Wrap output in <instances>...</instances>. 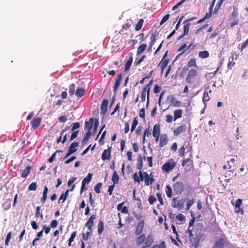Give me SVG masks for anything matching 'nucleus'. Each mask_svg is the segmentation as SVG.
Masks as SVG:
<instances>
[{
	"mask_svg": "<svg viewBox=\"0 0 248 248\" xmlns=\"http://www.w3.org/2000/svg\"><path fill=\"white\" fill-rule=\"evenodd\" d=\"M197 75L198 72L195 69L190 70L186 78V81L188 83H193Z\"/></svg>",
	"mask_w": 248,
	"mask_h": 248,
	"instance_id": "1",
	"label": "nucleus"
},
{
	"mask_svg": "<svg viewBox=\"0 0 248 248\" xmlns=\"http://www.w3.org/2000/svg\"><path fill=\"white\" fill-rule=\"evenodd\" d=\"M167 102L170 104V106L179 107L182 103L180 101L175 100V97L173 95H170L167 98Z\"/></svg>",
	"mask_w": 248,
	"mask_h": 248,
	"instance_id": "2",
	"label": "nucleus"
},
{
	"mask_svg": "<svg viewBox=\"0 0 248 248\" xmlns=\"http://www.w3.org/2000/svg\"><path fill=\"white\" fill-rule=\"evenodd\" d=\"M78 143L77 142H74L71 143L68 148V151L67 155L64 157V159L67 158L71 155L75 153L77 149H76L78 146Z\"/></svg>",
	"mask_w": 248,
	"mask_h": 248,
	"instance_id": "3",
	"label": "nucleus"
},
{
	"mask_svg": "<svg viewBox=\"0 0 248 248\" xmlns=\"http://www.w3.org/2000/svg\"><path fill=\"white\" fill-rule=\"evenodd\" d=\"M173 187L174 191L178 194L182 193L184 190V185L182 182H177L175 183Z\"/></svg>",
	"mask_w": 248,
	"mask_h": 248,
	"instance_id": "4",
	"label": "nucleus"
},
{
	"mask_svg": "<svg viewBox=\"0 0 248 248\" xmlns=\"http://www.w3.org/2000/svg\"><path fill=\"white\" fill-rule=\"evenodd\" d=\"M96 216L95 215H92L88 221L85 224V227H87L88 229L91 231L92 228L94 224V220L96 218Z\"/></svg>",
	"mask_w": 248,
	"mask_h": 248,
	"instance_id": "5",
	"label": "nucleus"
},
{
	"mask_svg": "<svg viewBox=\"0 0 248 248\" xmlns=\"http://www.w3.org/2000/svg\"><path fill=\"white\" fill-rule=\"evenodd\" d=\"M111 147H108L107 150H104L102 155V159L104 161L106 160H109L111 155Z\"/></svg>",
	"mask_w": 248,
	"mask_h": 248,
	"instance_id": "6",
	"label": "nucleus"
},
{
	"mask_svg": "<svg viewBox=\"0 0 248 248\" xmlns=\"http://www.w3.org/2000/svg\"><path fill=\"white\" fill-rule=\"evenodd\" d=\"M144 224L143 220H141L138 223L135 232L136 235H139L142 233L144 228Z\"/></svg>",
	"mask_w": 248,
	"mask_h": 248,
	"instance_id": "7",
	"label": "nucleus"
},
{
	"mask_svg": "<svg viewBox=\"0 0 248 248\" xmlns=\"http://www.w3.org/2000/svg\"><path fill=\"white\" fill-rule=\"evenodd\" d=\"M108 100H104L101 105V114L103 116L105 115L107 111V107L108 105Z\"/></svg>",
	"mask_w": 248,
	"mask_h": 248,
	"instance_id": "8",
	"label": "nucleus"
},
{
	"mask_svg": "<svg viewBox=\"0 0 248 248\" xmlns=\"http://www.w3.org/2000/svg\"><path fill=\"white\" fill-rule=\"evenodd\" d=\"M189 240L192 246L195 248H197L199 246L200 239L197 235L193 236L189 238Z\"/></svg>",
	"mask_w": 248,
	"mask_h": 248,
	"instance_id": "9",
	"label": "nucleus"
},
{
	"mask_svg": "<svg viewBox=\"0 0 248 248\" xmlns=\"http://www.w3.org/2000/svg\"><path fill=\"white\" fill-rule=\"evenodd\" d=\"M169 139L167 134H163L161 136L159 141V146L161 147L166 145L168 142Z\"/></svg>",
	"mask_w": 248,
	"mask_h": 248,
	"instance_id": "10",
	"label": "nucleus"
},
{
	"mask_svg": "<svg viewBox=\"0 0 248 248\" xmlns=\"http://www.w3.org/2000/svg\"><path fill=\"white\" fill-rule=\"evenodd\" d=\"M242 200L241 199H238L236 200L235 204V212L239 213L241 212V214H243L244 211L240 207L242 204Z\"/></svg>",
	"mask_w": 248,
	"mask_h": 248,
	"instance_id": "11",
	"label": "nucleus"
},
{
	"mask_svg": "<svg viewBox=\"0 0 248 248\" xmlns=\"http://www.w3.org/2000/svg\"><path fill=\"white\" fill-rule=\"evenodd\" d=\"M186 129V126L185 125H181L177 127L174 131V135L175 136H178L184 132H185Z\"/></svg>",
	"mask_w": 248,
	"mask_h": 248,
	"instance_id": "12",
	"label": "nucleus"
},
{
	"mask_svg": "<svg viewBox=\"0 0 248 248\" xmlns=\"http://www.w3.org/2000/svg\"><path fill=\"white\" fill-rule=\"evenodd\" d=\"M225 243V240L223 238H220L216 242L213 248H223Z\"/></svg>",
	"mask_w": 248,
	"mask_h": 248,
	"instance_id": "13",
	"label": "nucleus"
},
{
	"mask_svg": "<svg viewBox=\"0 0 248 248\" xmlns=\"http://www.w3.org/2000/svg\"><path fill=\"white\" fill-rule=\"evenodd\" d=\"M42 119L40 117H37L34 119L31 123V126L34 129H36L40 124Z\"/></svg>",
	"mask_w": 248,
	"mask_h": 248,
	"instance_id": "14",
	"label": "nucleus"
},
{
	"mask_svg": "<svg viewBox=\"0 0 248 248\" xmlns=\"http://www.w3.org/2000/svg\"><path fill=\"white\" fill-rule=\"evenodd\" d=\"M93 121H94L93 118H91L90 119V122L91 124H90V126H89V129H88L87 133L84 137V138L87 140H89V138H90V137L92 135V133L91 132V130L92 129L93 126Z\"/></svg>",
	"mask_w": 248,
	"mask_h": 248,
	"instance_id": "15",
	"label": "nucleus"
},
{
	"mask_svg": "<svg viewBox=\"0 0 248 248\" xmlns=\"http://www.w3.org/2000/svg\"><path fill=\"white\" fill-rule=\"evenodd\" d=\"M174 167V165L171 164L170 162H167L163 165L162 169L167 172H169Z\"/></svg>",
	"mask_w": 248,
	"mask_h": 248,
	"instance_id": "16",
	"label": "nucleus"
},
{
	"mask_svg": "<svg viewBox=\"0 0 248 248\" xmlns=\"http://www.w3.org/2000/svg\"><path fill=\"white\" fill-rule=\"evenodd\" d=\"M160 130L159 124H155L153 128V136L154 137H157L160 136Z\"/></svg>",
	"mask_w": 248,
	"mask_h": 248,
	"instance_id": "17",
	"label": "nucleus"
},
{
	"mask_svg": "<svg viewBox=\"0 0 248 248\" xmlns=\"http://www.w3.org/2000/svg\"><path fill=\"white\" fill-rule=\"evenodd\" d=\"M154 242V238L153 236L152 235H149L146 239L145 244L146 247H150Z\"/></svg>",
	"mask_w": 248,
	"mask_h": 248,
	"instance_id": "18",
	"label": "nucleus"
},
{
	"mask_svg": "<svg viewBox=\"0 0 248 248\" xmlns=\"http://www.w3.org/2000/svg\"><path fill=\"white\" fill-rule=\"evenodd\" d=\"M31 169V166L27 167L25 170L22 171V173L21 174V177L23 178H26L30 173Z\"/></svg>",
	"mask_w": 248,
	"mask_h": 248,
	"instance_id": "19",
	"label": "nucleus"
},
{
	"mask_svg": "<svg viewBox=\"0 0 248 248\" xmlns=\"http://www.w3.org/2000/svg\"><path fill=\"white\" fill-rule=\"evenodd\" d=\"M143 167V161L141 155H139V157L137 161V168L141 170Z\"/></svg>",
	"mask_w": 248,
	"mask_h": 248,
	"instance_id": "20",
	"label": "nucleus"
},
{
	"mask_svg": "<svg viewBox=\"0 0 248 248\" xmlns=\"http://www.w3.org/2000/svg\"><path fill=\"white\" fill-rule=\"evenodd\" d=\"M186 200L187 199H182L178 201H177V207L179 210L184 208V204Z\"/></svg>",
	"mask_w": 248,
	"mask_h": 248,
	"instance_id": "21",
	"label": "nucleus"
},
{
	"mask_svg": "<svg viewBox=\"0 0 248 248\" xmlns=\"http://www.w3.org/2000/svg\"><path fill=\"white\" fill-rule=\"evenodd\" d=\"M124 203H121L118 204L117 209L118 210H120L122 213L124 214H127L128 212L127 208L126 206H123Z\"/></svg>",
	"mask_w": 248,
	"mask_h": 248,
	"instance_id": "22",
	"label": "nucleus"
},
{
	"mask_svg": "<svg viewBox=\"0 0 248 248\" xmlns=\"http://www.w3.org/2000/svg\"><path fill=\"white\" fill-rule=\"evenodd\" d=\"M145 239V235L144 234H142L137 238L136 243L138 245H140L143 243Z\"/></svg>",
	"mask_w": 248,
	"mask_h": 248,
	"instance_id": "23",
	"label": "nucleus"
},
{
	"mask_svg": "<svg viewBox=\"0 0 248 248\" xmlns=\"http://www.w3.org/2000/svg\"><path fill=\"white\" fill-rule=\"evenodd\" d=\"M183 111L182 109H177L174 112V120L176 121L177 119L182 117Z\"/></svg>",
	"mask_w": 248,
	"mask_h": 248,
	"instance_id": "24",
	"label": "nucleus"
},
{
	"mask_svg": "<svg viewBox=\"0 0 248 248\" xmlns=\"http://www.w3.org/2000/svg\"><path fill=\"white\" fill-rule=\"evenodd\" d=\"M104 228V222L102 220H100L98 224V233L99 234L102 233Z\"/></svg>",
	"mask_w": 248,
	"mask_h": 248,
	"instance_id": "25",
	"label": "nucleus"
},
{
	"mask_svg": "<svg viewBox=\"0 0 248 248\" xmlns=\"http://www.w3.org/2000/svg\"><path fill=\"white\" fill-rule=\"evenodd\" d=\"M119 180V177L118 173L116 170H114L112 175V181L113 182L114 184H117L118 183Z\"/></svg>",
	"mask_w": 248,
	"mask_h": 248,
	"instance_id": "26",
	"label": "nucleus"
},
{
	"mask_svg": "<svg viewBox=\"0 0 248 248\" xmlns=\"http://www.w3.org/2000/svg\"><path fill=\"white\" fill-rule=\"evenodd\" d=\"M85 90L83 88H78L76 92V95L78 97H81L84 94Z\"/></svg>",
	"mask_w": 248,
	"mask_h": 248,
	"instance_id": "27",
	"label": "nucleus"
},
{
	"mask_svg": "<svg viewBox=\"0 0 248 248\" xmlns=\"http://www.w3.org/2000/svg\"><path fill=\"white\" fill-rule=\"evenodd\" d=\"M147 45L145 44H142L140 45L138 48L137 55H139L143 52L146 48Z\"/></svg>",
	"mask_w": 248,
	"mask_h": 248,
	"instance_id": "28",
	"label": "nucleus"
},
{
	"mask_svg": "<svg viewBox=\"0 0 248 248\" xmlns=\"http://www.w3.org/2000/svg\"><path fill=\"white\" fill-rule=\"evenodd\" d=\"M132 62H133V58H132V57H130V58L129 59V60L127 61V62L126 63L125 67L124 68L125 71H127L128 70H129V69L131 66V64L132 63Z\"/></svg>",
	"mask_w": 248,
	"mask_h": 248,
	"instance_id": "29",
	"label": "nucleus"
},
{
	"mask_svg": "<svg viewBox=\"0 0 248 248\" xmlns=\"http://www.w3.org/2000/svg\"><path fill=\"white\" fill-rule=\"evenodd\" d=\"M93 174L91 173H89L87 176H86L84 179L83 180L82 183H84L85 184H87L89 183L92 178Z\"/></svg>",
	"mask_w": 248,
	"mask_h": 248,
	"instance_id": "30",
	"label": "nucleus"
},
{
	"mask_svg": "<svg viewBox=\"0 0 248 248\" xmlns=\"http://www.w3.org/2000/svg\"><path fill=\"white\" fill-rule=\"evenodd\" d=\"M209 56V53L207 51H200L199 54V56L202 59L208 58Z\"/></svg>",
	"mask_w": 248,
	"mask_h": 248,
	"instance_id": "31",
	"label": "nucleus"
},
{
	"mask_svg": "<svg viewBox=\"0 0 248 248\" xmlns=\"http://www.w3.org/2000/svg\"><path fill=\"white\" fill-rule=\"evenodd\" d=\"M143 19H140L138 23L136 25L135 27V30L138 31L141 29L142 24L143 23Z\"/></svg>",
	"mask_w": 248,
	"mask_h": 248,
	"instance_id": "32",
	"label": "nucleus"
},
{
	"mask_svg": "<svg viewBox=\"0 0 248 248\" xmlns=\"http://www.w3.org/2000/svg\"><path fill=\"white\" fill-rule=\"evenodd\" d=\"M233 57H232L229 58V62L228 63V68L231 69L235 65V62H233Z\"/></svg>",
	"mask_w": 248,
	"mask_h": 248,
	"instance_id": "33",
	"label": "nucleus"
},
{
	"mask_svg": "<svg viewBox=\"0 0 248 248\" xmlns=\"http://www.w3.org/2000/svg\"><path fill=\"white\" fill-rule=\"evenodd\" d=\"M75 185H73L72 186V188L71 189H67L64 193H62V195L63 196L64 198H63V201H65L66 199H67V197L68 195V193L69 191H72L75 188Z\"/></svg>",
	"mask_w": 248,
	"mask_h": 248,
	"instance_id": "34",
	"label": "nucleus"
},
{
	"mask_svg": "<svg viewBox=\"0 0 248 248\" xmlns=\"http://www.w3.org/2000/svg\"><path fill=\"white\" fill-rule=\"evenodd\" d=\"M75 85L74 83H72L69 86V93L70 96H72L73 95H74L75 93Z\"/></svg>",
	"mask_w": 248,
	"mask_h": 248,
	"instance_id": "35",
	"label": "nucleus"
},
{
	"mask_svg": "<svg viewBox=\"0 0 248 248\" xmlns=\"http://www.w3.org/2000/svg\"><path fill=\"white\" fill-rule=\"evenodd\" d=\"M168 59L163 60V59L161 61V68L162 69V71L167 66L168 64Z\"/></svg>",
	"mask_w": 248,
	"mask_h": 248,
	"instance_id": "36",
	"label": "nucleus"
},
{
	"mask_svg": "<svg viewBox=\"0 0 248 248\" xmlns=\"http://www.w3.org/2000/svg\"><path fill=\"white\" fill-rule=\"evenodd\" d=\"M166 194L169 198L171 197L172 189L171 187L169 185H167L166 186Z\"/></svg>",
	"mask_w": 248,
	"mask_h": 248,
	"instance_id": "37",
	"label": "nucleus"
},
{
	"mask_svg": "<svg viewBox=\"0 0 248 248\" xmlns=\"http://www.w3.org/2000/svg\"><path fill=\"white\" fill-rule=\"evenodd\" d=\"M147 92V87H144L141 94V98L142 102H144L145 101L146 97V92Z\"/></svg>",
	"mask_w": 248,
	"mask_h": 248,
	"instance_id": "38",
	"label": "nucleus"
},
{
	"mask_svg": "<svg viewBox=\"0 0 248 248\" xmlns=\"http://www.w3.org/2000/svg\"><path fill=\"white\" fill-rule=\"evenodd\" d=\"M190 25V23H187L184 26V35H187L188 33Z\"/></svg>",
	"mask_w": 248,
	"mask_h": 248,
	"instance_id": "39",
	"label": "nucleus"
},
{
	"mask_svg": "<svg viewBox=\"0 0 248 248\" xmlns=\"http://www.w3.org/2000/svg\"><path fill=\"white\" fill-rule=\"evenodd\" d=\"M238 16V13L237 11V9L236 8H234V11L232 14L231 16L230 17L229 21H231L232 19V18H236Z\"/></svg>",
	"mask_w": 248,
	"mask_h": 248,
	"instance_id": "40",
	"label": "nucleus"
},
{
	"mask_svg": "<svg viewBox=\"0 0 248 248\" xmlns=\"http://www.w3.org/2000/svg\"><path fill=\"white\" fill-rule=\"evenodd\" d=\"M239 20L237 18H232L231 21H230V26L232 27L237 25L238 23Z\"/></svg>",
	"mask_w": 248,
	"mask_h": 248,
	"instance_id": "41",
	"label": "nucleus"
},
{
	"mask_svg": "<svg viewBox=\"0 0 248 248\" xmlns=\"http://www.w3.org/2000/svg\"><path fill=\"white\" fill-rule=\"evenodd\" d=\"M59 152H62V151H61L60 150H58L56 151L55 153H54L53 154H52L51 156L48 159L49 162L52 163L54 160V159L55 158L57 153H59Z\"/></svg>",
	"mask_w": 248,
	"mask_h": 248,
	"instance_id": "42",
	"label": "nucleus"
},
{
	"mask_svg": "<svg viewBox=\"0 0 248 248\" xmlns=\"http://www.w3.org/2000/svg\"><path fill=\"white\" fill-rule=\"evenodd\" d=\"M138 124V122L137 119V118L136 117L134 118V119L133 121V123H132V125L131 128V132H133L135 130V128H136V126Z\"/></svg>",
	"mask_w": 248,
	"mask_h": 248,
	"instance_id": "43",
	"label": "nucleus"
},
{
	"mask_svg": "<svg viewBox=\"0 0 248 248\" xmlns=\"http://www.w3.org/2000/svg\"><path fill=\"white\" fill-rule=\"evenodd\" d=\"M37 188V184L35 182L31 183L29 186V189L31 191H34Z\"/></svg>",
	"mask_w": 248,
	"mask_h": 248,
	"instance_id": "44",
	"label": "nucleus"
},
{
	"mask_svg": "<svg viewBox=\"0 0 248 248\" xmlns=\"http://www.w3.org/2000/svg\"><path fill=\"white\" fill-rule=\"evenodd\" d=\"M102 185V183H99L94 187V189L97 193L99 194L100 193V188Z\"/></svg>",
	"mask_w": 248,
	"mask_h": 248,
	"instance_id": "45",
	"label": "nucleus"
},
{
	"mask_svg": "<svg viewBox=\"0 0 248 248\" xmlns=\"http://www.w3.org/2000/svg\"><path fill=\"white\" fill-rule=\"evenodd\" d=\"M76 234H77V232H73V233L71 235V237H70V238L69 239V243H68V245L69 246H71V243H72V242L73 241L74 239H75V237L76 236Z\"/></svg>",
	"mask_w": 248,
	"mask_h": 248,
	"instance_id": "46",
	"label": "nucleus"
},
{
	"mask_svg": "<svg viewBox=\"0 0 248 248\" xmlns=\"http://www.w3.org/2000/svg\"><path fill=\"white\" fill-rule=\"evenodd\" d=\"M210 100V97L208 95V93L204 92L203 93V96L202 97V101L204 103Z\"/></svg>",
	"mask_w": 248,
	"mask_h": 248,
	"instance_id": "47",
	"label": "nucleus"
},
{
	"mask_svg": "<svg viewBox=\"0 0 248 248\" xmlns=\"http://www.w3.org/2000/svg\"><path fill=\"white\" fill-rule=\"evenodd\" d=\"M196 61H195V59H191L188 62V63H187V66L188 67H192V66H196Z\"/></svg>",
	"mask_w": 248,
	"mask_h": 248,
	"instance_id": "48",
	"label": "nucleus"
},
{
	"mask_svg": "<svg viewBox=\"0 0 248 248\" xmlns=\"http://www.w3.org/2000/svg\"><path fill=\"white\" fill-rule=\"evenodd\" d=\"M176 218L179 221L181 222H184L185 221L186 218L182 214H179L176 216Z\"/></svg>",
	"mask_w": 248,
	"mask_h": 248,
	"instance_id": "49",
	"label": "nucleus"
},
{
	"mask_svg": "<svg viewBox=\"0 0 248 248\" xmlns=\"http://www.w3.org/2000/svg\"><path fill=\"white\" fill-rule=\"evenodd\" d=\"M248 45V39L246 41V42L243 43L241 46L239 45L238 46V48L240 49L241 51L243 50L244 48H245Z\"/></svg>",
	"mask_w": 248,
	"mask_h": 248,
	"instance_id": "50",
	"label": "nucleus"
},
{
	"mask_svg": "<svg viewBox=\"0 0 248 248\" xmlns=\"http://www.w3.org/2000/svg\"><path fill=\"white\" fill-rule=\"evenodd\" d=\"M169 17H170L169 14H167V15H165L162 19V20L160 23V24L162 25L163 24L165 23L168 20Z\"/></svg>",
	"mask_w": 248,
	"mask_h": 248,
	"instance_id": "51",
	"label": "nucleus"
},
{
	"mask_svg": "<svg viewBox=\"0 0 248 248\" xmlns=\"http://www.w3.org/2000/svg\"><path fill=\"white\" fill-rule=\"evenodd\" d=\"M91 232H86V234H84V233H83L82 234V239L83 240H87L89 236L91 235Z\"/></svg>",
	"mask_w": 248,
	"mask_h": 248,
	"instance_id": "52",
	"label": "nucleus"
},
{
	"mask_svg": "<svg viewBox=\"0 0 248 248\" xmlns=\"http://www.w3.org/2000/svg\"><path fill=\"white\" fill-rule=\"evenodd\" d=\"M11 236H12V232H11L8 233L6 238V240H5V245L6 246L8 245L9 242L11 238Z\"/></svg>",
	"mask_w": 248,
	"mask_h": 248,
	"instance_id": "53",
	"label": "nucleus"
},
{
	"mask_svg": "<svg viewBox=\"0 0 248 248\" xmlns=\"http://www.w3.org/2000/svg\"><path fill=\"white\" fill-rule=\"evenodd\" d=\"M153 83V80H151L149 82V83H148V84L144 87H147V95L148 96V97L149 96V93H150V86L152 85Z\"/></svg>",
	"mask_w": 248,
	"mask_h": 248,
	"instance_id": "54",
	"label": "nucleus"
},
{
	"mask_svg": "<svg viewBox=\"0 0 248 248\" xmlns=\"http://www.w3.org/2000/svg\"><path fill=\"white\" fill-rule=\"evenodd\" d=\"M194 202H195V200L194 199L189 200L186 204V209L188 210L190 208V206L192 204H193Z\"/></svg>",
	"mask_w": 248,
	"mask_h": 248,
	"instance_id": "55",
	"label": "nucleus"
},
{
	"mask_svg": "<svg viewBox=\"0 0 248 248\" xmlns=\"http://www.w3.org/2000/svg\"><path fill=\"white\" fill-rule=\"evenodd\" d=\"M78 130H77L76 131H74L73 132L70 138V141H72L74 139H75L78 136Z\"/></svg>",
	"mask_w": 248,
	"mask_h": 248,
	"instance_id": "56",
	"label": "nucleus"
},
{
	"mask_svg": "<svg viewBox=\"0 0 248 248\" xmlns=\"http://www.w3.org/2000/svg\"><path fill=\"white\" fill-rule=\"evenodd\" d=\"M156 201V199L155 197L152 195L150 196L149 198V202L150 204H153Z\"/></svg>",
	"mask_w": 248,
	"mask_h": 248,
	"instance_id": "57",
	"label": "nucleus"
},
{
	"mask_svg": "<svg viewBox=\"0 0 248 248\" xmlns=\"http://www.w3.org/2000/svg\"><path fill=\"white\" fill-rule=\"evenodd\" d=\"M156 196H157L158 201H159L161 205H163V198L162 197V195L159 193H157L156 194Z\"/></svg>",
	"mask_w": 248,
	"mask_h": 248,
	"instance_id": "58",
	"label": "nucleus"
},
{
	"mask_svg": "<svg viewBox=\"0 0 248 248\" xmlns=\"http://www.w3.org/2000/svg\"><path fill=\"white\" fill-rule=\"evenodd\" d=\"M79 126H80V124H79V123H78V122L74 123L73 124V127H72V131H74L76 129L79 128Z\"/></svg>",
	"mask_w": 248,
	"mask_h": 248,
	"instance_id": "59",
	"label": "nucleus"
},
{
	"mask_svg": "<svg viewBox=\"0 0 248 248\" xmlns=\"http://www.w3.org/2000/svg\"><path fill=\"white\" fill-rule=\"evenodd\" d=\"M171 205L173 208H177V198H174L172 199Z\"/></svg>",
	"mask_w": 248,
	"mask_h": 248,
	"instance_id": "60",
	"label": "nucleus"
},
{
	"mask_svg": "<svg viewBox=\"0 0 248 248\" xmlns=\"http://www.w3.org/2000/svg\"><path fill=\"white\" fill-rule=\"evenodd\" d=\"M151 47H152L154 44H155V34H153L151 36Z\"/></svg>",
	"mask_w": 248,
	"mask_h": 248,
	"instance_id": "61",
	"label": "nucleus"
},
{
	"mask_svg": "<svg viewBox=\"0 0 248 248\" xmlns=\"http://www.w3.org/2000/svg\"><path fill=\"white\" fill-rule=\"evenodd\" d=\"M133 179L134 180V181L135 182H138V183H140V177L138 176L137 173H135L133 174Z\"/></svg>",
	"mask_w": 248,
	"mask_h": 248,
	"instance_id": "62",
	"label": "nucleus"
},
{
	"mask_svg": "<svg viewBox=\"0 0 248 248\" xmlns=\"http://www.w3.org/2000/svg\"><path fill=\"white\" fill-rule=\"evenodd\" d=\"M185 148L184 146H182L179 149V155H181V156H183L184 155V154H185Z\"/></svg>",
	"mask_w": 248,
	"mask_h": 248,
	"instance_id": "63",
	"label": "nucleus"
},
{
	"mask_svg": "<svg viewBox=\"0 0 248 248\" xmlns=\"http://www.w3.org/2000/svg\"><path fill=\"white\" fill-rule=\"evenodd\" d=\"M140 117L143 119L145 118V109L144 108H142L140 110Z\"/></svg>",
	"mask_w": 248,
	"mask_h": 248,
	"instance_id": "64",
	"label": "nucleus"
}]
</instances>
